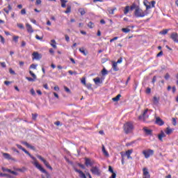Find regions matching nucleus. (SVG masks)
Returning a JSON list of instances; mask_svg holds the SVG:
<instances>
[{"mask_svg":"<svg viewBox=\"0 0 178 178\" xmlns=\"http://www.w3.org/2000/svg\"><path fill=\"white\" fill-rule=\"evenodd\" d=\"M88 26L89 27V29H94V23H92V22H90L88 24Z\"/></svg>","mask_w":178,"mask_h":178,"instance_id":"obj_40","label":"nucleus"},{"mask_svg":"<svg viewBox=\"0 0 178 178\" xmlns=\"http://www.w3.org/2000/svg\"><path fill=\"white\" fill-rule=\"evenodd\" d=\"M90 172H92V175H95V176H101V170H99V168L97 166L92 167Z\"/></svg>","mask_w":178,"mask_h":178,"instance_id":"obj_6","label":"nucleus"},{"mask_svg":"<svg viewBox=\"0 0 178 178\" xmlns=\"http://www.w3.org/2000/svg\"><path fill=\"white\" fill-rule=\"evenodd\" d=\"M122 31L123 33H130V29H127V28H122Z\"/></svg>","mask_w":178,"mask_h":178,"instance_id":"obj_39","label":"nucleus"},{"mask_svg":"<svg viewBox=\"0 0 178 178\" xmlns=\"http://www.w3.org/2000/svg\"><path fill=\"white\" fill-rule=\"evenodd\" d=\"M170 29H163V31H161L160 32V34H162L163 35H166V34H168V32L170 31Z\"/></svg>","mask_w":178,"mask_h":178,"instance_id":"obj_34","label":"nucleus"},{"mask_svg":"<svg viewBox=\"0 0 178 178\" xmlns=\"http://www.w3.org/2000/svg\"><path fill=\"white\" fill-rule=\"evenodd\" d=\"M155 124H158V126H163L165 124V122H163V120L161 119V118L156 117Z\"/></svg>","mask_w":178,"mask_h":178,"instance_id":"obj_9","label":"nucleus"},{"mask_svg":"<svg viewBox=\"0 0 178 178\" xmlns=\"http://www.w3.org/2000/svg\"><path fill=\"white\" fill-rule=\"evenodd\" d=\"M79 52L84 55V56H87V55H88V51L86 50L84 47L79 48Z\"/></svg>","mask_w":178,"mask_h":178,"instance_id":"obj_17","label":"nucleus"},{"mask_svg":"<svg viewBox=\"0 0 178 178\" xmlns=\"http://www.w3.org/2000/svg\"><path fill=\"white\" fill-rule=\"evenodd\" d=\"M113 69L114 72H118L119 67H118V63L113 62Z\"/></svg>","mask_w":178,"mask_h":178,"instance_id":"obj_21","label":"nucleus"},{"mask_svg":"<svg viewBox=\"0 0 178 178\" xmlns=\"http://www.w3.org/2000/svg\"><path fill=\"white\" fill-rule=\"evenodd\" d=\"M102 152L104 153V154L106 156H109V153H108V152L106 151V149H105V146H102Z\"/></svg>","mask_w":178,"mask_h":178,"instance_id":"obj_33","label":"nucleus"},{"mask_svg":"<svg viewBox=\"0 0 178 178\" xmlns=\"http://www.w3.org/2000/svg\"><path fill=\"white\" fill-rule=\"evenodd\" d=\"M131 154H133V149H129L125 152V155H127V159H133V158L130 156Z\"/></svg>","mask_w":178,"mask_h":178,"instance_id":"obj_18","label":"nucleus"},{"mask_svg":"<svg viewBox=\"0 0 178 178\" xmlns=\"http://www.w3.org/2000/svg\"><path fill=\"white\" fill-rule=\"evenodd\" d=\"M26 79L28 80V81H34V80H35V79L29 76H27Z\"/></svg>","mask_w":178,"mask_h":178,"instance_id":"obj_48","label":"nucleus"},{"mask_svg":"<svg viewBox=\"0 0 178 178\" xmlns=\"http://www.w3.org/2000/svg\"><path fill=\"white\" fill-rule=\"evenodd\" d=\"M38 116V114H37V113H35V114L33 113V114H32V119H33V120H36Z\"/></svg>","mask_w":178,"mask_h":178,"instance_id":"obj_43","label":"nucleus"},{"mask_svg":"<svg viewBox=\"0 0 178 178\" xmlns=\"http://www.w3.org/2000/svg\"><path fill=\"white\" fill-rule=\"evenodd\" d=\"M172 133H173V129H170V127H167L165 130V134L169 136L170 134H172Z\"/></svg>","mask_w":178,"mask_h":178,"instance_id":"obj_29","label":"nucleus"},{"mask_svg":"<svg viewBox=\"0 0 178 178\" xmlns=\"http://www.w3.org/2000/svg\"><path fill=\"white\" fill-rule=\"evenodd\" d=\"M33 165L34 166H35V168H37V169H38L40 172H42V173H45L47 178L51 177V175H49V173L47 172L45 169H44V168H42V166L40 165V163H38V161H35L33 163Z\"/></svg>","mask_w":178,"mask_h":178,"instance_id":"obj_3","label":"nucleus"},{"mask_svg":"<svg viewBox=\"0 0 178 178\" xmlns=\"http://www.w3.org/2000/svg\"><path fill=\"white\" fill-rule=\"evenodd\" d=\"M1 66H2L3 67H6V63H5V62H2L0 63Z\"/></svg>","mask_w":178,"mask_h":178,"instance_id":"obj_63","label":"nucleus"},{"mask_svg":"<svg viewBox=\"0 0 178 178\" xmlns=\"http://www.w3.org/2000/svg\"><path fill=\"white\" fill-rule=\"evenodd\" d=\"M131 10H136L138 8H140V6H137L135 3H132V5L129 7Z\"/></svg>","mask_w":178,"mask_h":178,"instance_id":"obj_23","label":"nucleus"},{"mask_svg":"<svg viewBox=\"0 0 178 178\" xmlns=\"http://www.w3.org/2000/svg\"><path fill=\"white\" fill-rule=\"evenodd\" d=\"M148 108L145 109L143 113V119H148Z\"/></svg>","mask_w":178,"mask_h":178,"instance_id":"obj_26","label":"nucleus"},{"mask_svg":"<svg viewBox=\"0 0 178 178\" xmlns=\"http://www.w3.org/2000/svg\"><path fill=\"white\" fill-rule=\"evenodd\" d=\"M85 87H86L88 90H92V85L91 83H87L85 85Z\"/></svg>","mask_w":178,"mask_h":178,"instance_id":"obj_38","label":"nucleus"},{"mask_svg":"<svg viewBox=\"0 0 178 178\" xmlns=\"http://www.w3.org/2000/svg\"><path fill=\"white\" fill-rule=\"evenodd\" d=\"M13 40L17 44V42H19V36L14 35L13 37Z\"/></svg>","mask_w":178,"mask_h":178,"instance_id":"obj_37","label":"nucleus"},{"mask_svg":"<svg viewBox=\"0 0 178 178\" xmlns=\"http://www.w3.org/2000/svg\"><path fill=\"white\" fill-rule=\"evenodd\" d=\"M37 158L38 159H40V161L43 162L44 165H45V166L47 167L48 169H49L50 170H53L52 166H51V165H49V163H48V161H47V160H45V159H44L42 156H41L40 155H38Z\"/></svg>","mask_w":178,"mask_h":178,"instance_id":"obj_5","label":"nucleus"},{"mask_svg":"<svg viewBox=\"0 0 178 178\" xmlns=\"http://www.w3.org/2000/svg\"><path fill=\"white\" fill-rule=\"evenodd\" d=\"M93 81L95 82V84H101V83H102L100 77H96L93 79Z\"/></svg>","mask_w":178,"mask_h":178,"instance_id":"obj_22","label":"nucleus"},{"mask_svg":"<svg viewBox=\"0 0 178 178\" xmlns=\"http://www.w3.org/2000/svg\"><path fill=\"white\" fill-rule=\"evenodd\" d=\"M109 178H116V172L113 173Z\"/></svg>","mask_w":178,"mask_h":178,"instance_id":"obj_64","label":"nucleus"},{"mask_svg":"<svg viewBox=\"0 0 178 178\" xmlns=\"http://www.w3.org/2000/svg\"><path fill=\"white\" fill-rule=\"evenodd\" d=\"M70 12H72V6H67V10L65 11V13L67 14L70 13Z\"/></svg>","mask_w":178,"mask_h":178,"instance_id":"obj_35","label":"nucleus"},{"mask_svg":"<svg viewBox=\"0 0 178 178\" xmlns=\"http://www.w3.org/2000/svg\"><path fill=\"white\" fill-rule=\"evenodd\" d=\"M35 38H36V40H40V41L41 40H42V37H40V35H35Z\"/></svg>","mask_w":178,"mask_h":178,"instance_id":"obj_56","label":"nucleus"},{"mask_svg":"<svg viewBox=\"0 0 178 178\" xmlns=\"http://www.w3.org/2000/svg\"><path fill=\"white\" fill-rule=\"evenodd\" d=\"M155 81H156V76H154L153 77L152 83L153 84H154V83H155Z\"/></svg>","mask_w":178,"mask_h":178,"instance_id":"obj_62","label":"nucleus"},{"mask_svg":"<svg viewBox=\"0 0 178 178\" xmlns=\"http://www.w3.org/2000/svg\"><path fill=\"white\" fill-rule=\"evenodd\" d=\"M17 27H19V29H24V26L23 25V24H17Z\"/></svg>","mask_w":178,"mask_h":178,"instance_id":"obj_52","label":"nucleus"},{"mask_svg":"<svg viewBox=\"0 0 178 178\" xmlns=\"http://www.w3.org/2000/svg\"><path fill=\"white\" fill-rule=\"evenodd\" d=\"M170 38H171V40H172L173 42L178 44V33L177 32L172 33L171 35H170Z\"/></svg>","mask_w":178,"mask_h":178,"instance_id":"obj_7","label":"nucleus"},{"mask_svg":"<svg viewBox=\"0 0 178 178\" xmlns=\"http://www.w3.org/2000/svg\"><path fill=\"white\" fill-rule=\"evenodd\" d=\"M23 149V152H25V154H26V155L31 156V154H30V152H29V151H27L26 149Z\"/></svg>","mask_w":178,"mask_h":178,"instance_id":"obj_47","label":"nucleus"},{"mask_svg":"<svg viewBox=\"0 0 178 178\" xmlns=\"http://www.w3.org/2000/svg\"><path fill=\"white\" fill-rule=\"evenodd\" d=\"M152 102H153L154 105H158V104H159V97L154 96L153 97Z\"/></svg>","mask_w":178,"mask_h":178,"instance_id":"obj_20","label":"nucleus"},{"mask_svg":"<svg viewBox=\"0 0 178 178\" xmlns=\"http://www.w3.org/2000/svg\"><path fill=\"white\" fill-rule=\"evenodd\" d=\"M130 80H131V77L129 76H128L127 81L125 82L126 86H127V84H129V81H130Z\"/></svg>","mask_w":178,"mask_h":178,"instance_id":"obj_51","label":"nucleus"},{"mask_svg":"<svg viewBox=\"0 0 178 178\" xmlns=\"http://www.w3.org/2000/svg\"><path fill=\"white\" fill-rule=\"evenodd\" d=\"M146 94H151V89L149 88L146 89Z\"/></svg>","mask_w":178,"mask_h":178,"instance_id":"obj_60","label":"nucleus"},{"mask_svg":"<svg viewBox=\"0 0 178 178\" xmlns=\"http://www.w3.org/2000/svg\"><path fill=\"white\" fill-rule=\"evenodd\" d=\"M122 62H123V58H120L118 60H117V62H115V63H122Z\"/></svg>","mask_w":178,"mask_h":178,"instance_id":"obj_54","label":"nucleus"},{"mask_svg":"<svg viewBox=\"0 0 178 178\" xmlns=\"http://www.w3.org/2000/svg\"><path fill=\"white\" fill-rule=\"evenodd\" d=\"M24 145H26V147H27L28 148H30L31 149H35V147H34V146H32L31 145L29 144V143L27 142H24Z\"/></svg>","mask_w":178,"mask_h":178,"instance_id":"obj_30","label":"nucleus"},{"mask_svg":"<svg viewBox=\"0 0 178 178\" xmlns=\"http://www.w3.org/2000/svg\"><path fill=\"white\" fill-rule=\"evenodd\" d=\"M123 128L125 134H129L132 133L133 130H134V124H133L131 122H128L124 124Z\"/></svg>","mask_w":178,"mask_h":178,"instance_id":"obj_2","label":"nucleus"},{"mask_svg":"<svg viewBox=\"0 0 178 178\" xmlns=\"http://www.w3.org/2000/svg\"><path fill=\"white\" fill-rule=\"evenodd\" d=\"M0 40H1V44H5V38H3L2 35H0Z\"/></svg>","mask_w":178,"mask_h":178,"instance_id":"obj_42","label":"nucleus"},{"mask_svg":"<svg viewBox=\"0 0 178 178\" xmlns=\"http://www.w3.org/2000/svg\"><path fill=\"white\" fill-rule=\"evenodd\" d=\"M130 10H131L130 6H125L124 10V14L127 15V13H129V12H130Z\"/></svg>","mask_w":178,"mask_h":178,"instance_id":"obj_28","label":"nucleus"},{"mask_svg":"<svg viewBox=\"0 0 178 178\" xmlns=\"http://www.w3.org/2000/svg\"><path fill=\"white\" fill-rule=\"evenodd\" d=\"M3 156L5 158V159H8V161H15L14 158H12L10 154L8 153H2Z\"/></svg>","mask_w":178,"mask_h":178,"instance_id":"obj_13","label":"nucleus"},{"mask_svg":"<svg viewBox=\"0 0 178 178\" xmlns=\"http://www.w3.org/2000/svg\"><path fill=\"white\" fill-rule=\"evenodd\" d=\"M143 130L148 136H151L152 134V130L151 129H148L146 127H145L143 128Z\"/></svg>","mask_w":178,"mask_h":178,"instance_id":"obj_24","label":"nucleus"},{"mask_svg":"<svg viewBox=\"0 0 178 178\" xmlns=\"http://www.w3.org/2000/svg\"><path fill=\"white\" fill-rule=\"evenodd\" d=\"M102 74L103 76H105L106 74H108V70H106V69L104 68L102 70Z\"/></svg>","mask_w":178,"mask_h":178,"instance_id":"obj_41","label":"nucleus"},{"mask_svg":"<svg viewBox=\"0 0 178 178\" xmlns=\"http://www.w3.org/2000/svg\"><path fill=\"white\" fill-rule=\"evenodd\" d=\"M61 2V8H66V3H67V0H60Z\"/></svg>","mask_w":178,"mask_h":178,"instance_id":"obj_31","label":"nucleus"},{"mask_svg":"<svg viewBox=\"0 0 178 178\" xmlns=\"http://www.w3.org/2000/svg\"><path fill=\"white\" fill-rule=\"evenodd\" d=\"M30 68L31 69H37V65L35 64H32V65H31Z\"/></svg>","mask_w":178,"mask_h":178,"instance_id":"obj_55","label":"nucleus"},{"mask_svg":"<svg viewBox=\"0 0 178 178\" xmlns=\"http://www.w3.org/2000/svg\"><path fill=\"white\" fill-rule=\"evenodd\" d=\"M81 83L83 85L86 86L87 83H86V78H82Z\"/></svg>","mask_w":178,"mask_h":178,"instance_id":"obj_45","label":"nucleus"},{"mask_svg":"<svg viewBox=\"0 0 178 178\" xmlns=\"http://www.w3.org/2000/svg\"><path fill=\"white\" fill-rule=\"evenodd\" d=\"M143 178H151V175H149V171H148V168H143Z\"/></svg>","mask_w":178,"mask_h":178,"instance_id":"obj_8","label":"nucleus"},{"mask_svg":"<svg viewBox=\"0 0 178 178\" xmlns=\"http://www.w3.org/2000/svg\"><path fill=\"white\" fill-rule=\"evenodd\" d=\"M65 41H67V42L70 41V38L67 35H65Z\"/></svg>","mask_w":178,"mask_h":178,"instance_id":"obj_58","label":"nucleus"},{"mask_svg":"<svg viewBox=\"0 0 178 178\" xmlns=\"http://www.w3.org/2000/svg\"><path fill=\"white\" fill-rule=\"evenodd\" d=\"M26 27L28 33H30L31 34L34 33V30L33 29V26L30 24H26Z\"/></svg>","mask_w":178,"mask_h":178,"instance_id":"obj_14","label":"nucleus"},{"mask_svg":"<svg viewBox=\"0 0 178 178\" xmlns=\"http://www.w3.org/2000/svg\"><path fill=\"white\" fill-rule=\"evenodd\" d=\"M32 55H33V59L39 60V59H41L42 58L41 54H40L37 51H34Z\"/></svg>","mask_w":178,"mask_h":178,"instance_id":"obj_12","label":"nucleus"},{"mask_svg":"<svg viewBox=\"0 0 178 178\" xmlns=\"http://www.w3.org/2000/svg\"><path fill=\"white\" fill-rule=\"evenodd\" d=\"M164 78H165L166 80H169V79L170 78V75H169V73L165 74Z\"/></svg>","mask_w":178,"mask_h":178,"instance_id":"obj_49","label":"nucleus"},{"mask_svg":"<svg viewBox=\"0 0 178 178\" xmlns=\"http://www.w3.org/2000/svg\"><path fill=\"white\" fill-rule=\"evenodd\" d=\"M95 162L88 158L85 159V165L86 166H92Z\"/></svg>","mask_w":178,"mask_h":178,"instance_id":"obj_10","label":"nucleus"},{"mask_svg":"<svg viewBox=\"0 0 178 178\" xmlns=\"http://www.w3.org/2000/svg\"><path fill=\"white\" fill-rule=\"evenodd\" d=\"M51 44L50 45L54 48V49H56V48H58V47H56V42L55 41V40H51Z\"/></svg>","mask_w":178,"mask_h":178,"instance_id":"obj_27","label":"nucleus"},{"mask_svg":"<svg viewBox=\"0 0 178 178\" xmlns=\"http://www.w3.org/2000/svg\"><path fill=\"white\" fill-rule=\"evenodd\" d=\"M115 10H116V8H108V12L110 15H115Z\"/></svg>","mask_w":178,"mask_h":178,"instance_id":"obj_32","label":"nucleus"},{"mask_svg":"<svg viewBox=\"0 0 178 178\" xmlns=\"http://www.w3.org/2000/svg\"><path fill=\"white\" fill-rule=\"evenodd\" d=\"M163 55V51H161L159 54H157L156 57L159 58V56H162Z\"/></svg>","mask_w":178,"mask_h":178,"instance_id":"obj_53","label":"nucleus"},{"mask_svg":"<svg viewBox=\"0 0 178 178\" xmlns=\"http://www.w3.org/2000/svg\"><path fill=\"white\" fill-rule=\"evenodd\" d=\"M0 177H8V178H15V177L9 175V174H5L0 172Z\"/></svg>","mask_w":178,"mask_h":178,"instance_id":"obj_19","label":"nucleus"},{"mask_svg":"<svg viewBox=\"0 0 178 178\" xmlns=\"http://www.w3.org/2000/svg\"><path fill=\"white\" fill-rule=\"evenodd\" d=\"M119 38L118 37H114L113 39L110 40V42H113V41H116Z\"/></svg>","mask_w":178,"mask_h":178,"instance_id":"obj_57","label":"nucleus"},{"mask_svg":"<svg viewBox=\"0 0 178 178\" xmlns=\"http://www.w3.org/2000/svg\"><path fill=\"white\" fill-rule=\"evenodd\" d=\"M108 172H110L112 174L115 173V172H113V168H112V166L111 165L108 166Z\"/></svg>","mask_w":178,"mask_h":178,"instance_id":"obj_44","label":"nucleus"},{"mask_svg":"<svg viewBox=\"0 0 178 178\" xmlns=\"http://www.w3.org/2000/svg\"><path fill=\"white\" fill-rule=\"evenodd\" d=\"M80 13L81 15V16L86 15V10H84L83 9H82L81 11H80Z\"/></svg>","mask_w":178,"mask_h":178,"instance_id":"obj_61","label":"nucleus"},{"mask_svg":"<svg viewBox=\"0 0 178 178\" xmlns=\"http://www.w3.org/2000/svg\"><path fill=\"white\" fill-rule=\"evenodd\" d=\"M1 170L3 172H8V173H11V175H14V176H17L18 175L17 172L12 171V170L6 168L5 167H2Z\"/></svg>","mask_w":178,"mask_h":178,"instance_id":"obj_11","label":"nucleus"},{"mask_svg":"<svg viewBox=\"0 0 178 178\" xmlns=\"http://www.w3.org/2000/svg\"><path fill=\"white\" fill-rule=\"evenodd\" d=\"M75 172H76V173L79 174V177L81 178H87V177L86 176V174H84V172H83V171L78 170V169H75Z\"/></svg>","mask_w":178,"mask_h":178,"instance_id":"obj_15","label":"nucleus"},{"mask_svg":"<svg viewBox=\"0 0 178 178\" xmlns=\"http://www.w3.org/2000/svg\"><path fill=\"white\" fill-rule=\"evenodd\" d=\"M156 3V1H152L150 3H149V5L147 3H144L145 6L146 7L145 11L143 10L141 8H138L136 10H134V15L135 17L140 18V17H145V16H147L149 15V9L152 8H155V4Z\"/></svg>","mask_w":178,"mask_h":178,"instance_id":"obj_1","label":"nucleus"},{"mask_svg":"<svg viewBox=\"0 0 178 178\" xmlns=\"http://www.w3.org/2000/svg\"><path fill=\"white\" fill-rule=\"evenodd\" d=\"M21 15H26V8H23L21 10Z\"/></svg>","mask_w":178,"mask_h":178,"instance_id":"obj_59","label":"nucleus"},{"mask_svg":"<svg viewBox=\"0 0 178 178\" xmlns=\"http://www.w3.org/2000/svg\"><path fill=\"white\" fill-rule=\"evenodd\" d=\"M166 137V135L165 134V132L163 131H161V134L158 135L159 140L160 141H163V138Z\"/></svg>","mask_w":178,"mask_h":178,"instance_id":"obj_16","label":"nucleus"},{"mask_svg":"<svg viewBox=\"0 0 178 178\" xmlns=\"http://www.w3.org/2000/svg\"><path fill=\"white\" fill-rule=\"evenodd\" d=\"M16 146L17 147V148H19V149H22V151H23V149H24V147H23L21 145H16Z\"/></svg>","mask_w":178,"mask_h":178,"instance_id":"obj_50","label":"nucleus"},{"mask_svg":"<svg viewBox=\"0 0 178 178\" xmlns=\"http://www.w3.org/2000/svg\"><path fill=\"white\" fill-rule=\"evenodd\" d=\"M154 150L151 149H145L142 152V154L144 155L145 158L146 159H148V158H149V156H152V155H154Z\"/></svg>","mask_w":178,"mask_h":178,"instance_id":"obj_4","label":"nucleus"},{"mask_svg":"<svg viewBox=\"0 0 178 178\" xmlns=\"http://www.w3.org/2000/svg\"><path fill=\"white\" fill-rule=\"evenodd\" d=\"M64 90L65 91H66V92H68L69 94H70V89H69V88L64 86Z\"/></svg>","mask_w":178,"mask_h":178,"instance_id":"obj_46","label":"nucleus"},{"mask_svg":"<svg viewBox=\"0 0 178 178\" xmlns=\"http://www.w3.org/2000/svg\"><path fill=\"white\" fill-rule=\"evenodd\" d=\"M120 97H122V95H121V94H118L115 97H113V98L112 99V100H113L114 102H118V101H120Z\"/></svg>","mask_w":178,"mask_h":178,"instance_id":"obj_25","label":"nucleus"},{"mask_svg":"<svg viewBox=\"0 0 178 178\" xmlns=\"http://www.w3.org/2000/svg\"><path fill=\"white\" fill-rule=\"evenodd\" d=\"M29 74L33 77V79H34L35 80L37 79V76L35 75V74H34V72H33V71H29Z\"/></svg>","mask_w":178,"mask_h":178,"instance_id":"obj_36","label":"nucleus"}]
</instances>
